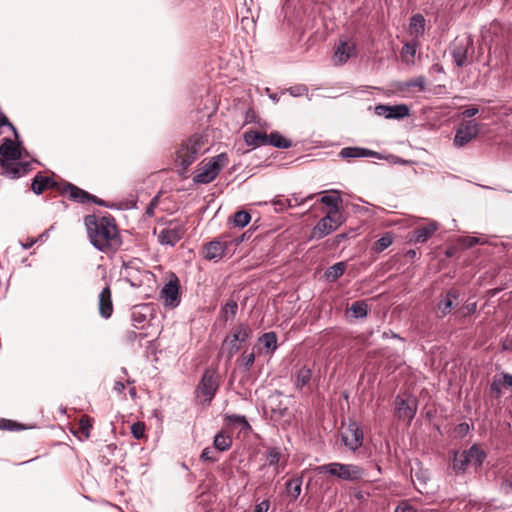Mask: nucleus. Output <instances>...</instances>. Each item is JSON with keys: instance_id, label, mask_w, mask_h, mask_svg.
Segmentation results:
<instances>
[{"instance_id": "obj_1", "label": "nucleus", "mask_w": 512, "mask_h": 512, "mask_svg": "<svg viewBox=\"0 0 512 512\" xmlns=\"http://www.w3.org/2000/svg\"><path fill=\"white\" fill-rule=\"evenodd\" d=\"M90 243L104 253L115 252L122 244L115 219L112 216L87 215L84 218Z\"/></svg>"}, {"instance_id": "obj_2", "label": "nucleus", "mask_w": 512, "mask_h": 512, "mask_svg": "<svg viewBox=\"0 0 512 512\" xmlns=\"http://www.w3.org/2000/svg\"><path fill=\"white\" fill-rule=\"evenodd\" d=\"M206 141L203 136L194 134L184 140L176 151V161L181 166L180 175H184L200 155L207 151Z\"/></svg>"}, {"instance_id": "obj_3", "label": "nucleus", "mask_w": 512, "mask_h": 512, "mask_svg": "<svg viewBox=\"0 0 512 512\" xmlns=\"http://www.w3.org/2000/svg\"><path fill=\"white\" fill-rule=\"evenodd\" d=\"M317 474H330L343 481L354 482L364 476V469L355 464L332 462L314 468Z\"/></svg>"}, {"instance_id": "obj_4", "label": "nucleus", "mask_w": 512, "mask_h": 512, "mask_svg": "<svg viewBox=\"0 0 512 512\" xmlns=\"http://www.w3.org/2000/svg\"><path fill=\"white\" fill-rule=\"evenodd\" d=\"M229 157L226 153H220L212 157L202 170L193 177L195 184H209L219 175L220 171L228 164Z\"/></svg>"}, {"instance_id": "obj_5", "label": "nucleus", "mask_w": 512, "mask_h": 512, "mask_svg": "<svg viewBox=\"0 0 512 512\" xmlns=\"http://www.w3.org/2000/svg\"><path fill=\"white\" fill-rule=\"evenodd\" d=\"M22 156V149L19 142H15L10 138H4L0 145V166L5 175L6 171L12 167V164L19 160Z\"/></svg>"}, {"instance_id": "obj_6", "label": "nucleus", "mask_w": 512, "mask_h": 512, "mask_svg": "<svg viewBox=\"0 0 512 512\" xmlns=\"http://www.w3.org/2000/svg\"><path fill=\"white\" fill-rule=\"evenodd\" d=\"M185 226L179 220H171L158 234L161 245L175 246L184 236Z\"/></svg>"}, {"instance_id": "obj_7", "label": "nucleus", "mask_w": 512, "mask_h": 512, "mask_svg": "<svg viewBox=\"0 0 512 512\" xmlns=\"http://www.w3.org/2000/svg\"><path fill=\"white\" fill-rule=\"evenodd\" d=\"M219 387V377L216 371L207 369L197 386V392L204 397L205 402L210 403Z\"/></svg>"}, {"instance_id": "obj_8", "label": "nucleus", "mask_w": 512, "mask_h": 512, "mask_svg": "<svg viewBox=\"0 0 512 512\" xmlns=\"http://www.w3.org/2000/svg\"><path fill=\"white\" fill-rule=\"evenodd\" d=\"M364 434L360 425L350 421L345 432L341 434L342 443L351 451L355 452L363 445Z\"/></svg>"}, {"instance_id": "obj_9", "label": "nucleus", "mask_w": 512, "mask_h": 512, "mask_svg": "<svg viewBox=\"0 0 512 512\" xmlns=\"http://www.w3.org/2000/svg\"><path fill=\"white\" fill-rule=\"evenodd\" d=\"M478 133V124L474 121H467L456 129L453 143L456 147H463L474 139Z\"/></svg>"}, {"instance_id": "obj_10", "label": "nucleus", "mask_w": 512, "mask_h": 512, "mask_svg": "<svg viewBox=\"0 0 512 512\" xmlns=\"http://www.w3.org/2000/svg\"><path fill=\"white\" fill-rule=\"evenodd\" d=\"M416 411L417 403L414 398H402L399 395L395 398V414L399 419L407 420L410 423L415 417Z\"/></svg>"}, {"instance_id": "obj_11", "label": "nucleus", "mask_w": 512, "mask_h": 512, "mask_svg": "<svg viewBox=\"0 0 512 512\" xmlns=\"http://www.w3.org/2000/svg\"><path fill=\"white\" fill-rule=\"evenodd\" d=\"M160 295L165 307L175 308L180 304L179 280L176 276L163 286Z\"/></svg>"}, {"instance_id": "obj_12", "label": "nucleus", "mask_w": 512, "mask_h": 512, "mask_svg": "<svg viewBox=\"0 0 512 512\" xmlns=\"http://www.w3.org/2000/svg\"><path fill=\"white\" fill-rule=\"evenodd\" d=\"M459 296L460 292L455 288H451L445 294L441 295V299L436 306L437 317L444 318L450 314L458 305Z\"/></svg>"}, {"instance_id": "obj_13", "label": "nucleus", "mask_w": 512, "mask_h": 512, "mask_svg": "<svg viewBox=\"0 0 512 512\" xmlns=\"http://www.w3.org/2000/svg\"><path fill=\"white\" fill-rule=\"evenodd\" d=\"M409 112L410 110L405 104L394 106L380 104L375 107V113L387 119H403L409 115Z\"/></svg>"}, {"instance_id": "obj_14", "label": "nucleus", "mask_w": 512, "mask_h": 512, "mask_svg": "<svg viewBox=\"0 0 512 512\" xmlns=\"http://www.w3.org/2000/svg\"><path fill=\"white\" fill-rule=\"evenodd\" d=\"M226 249V242H222L219 239L212 240L204 246L203 257L206 260L217 262L224 257Z\"/></svg>"}, {"instance_id": "obj_15", "label": "nucleus", "mask_w": 512, "mask_h": 512, "mask_svg": "<svg viewBox=\"0 0 512 512\" xmlns=\"http://www.w3.org/2000/svg\"><path fill=\"white\" fill-rule=\"evenodd\" d=\"M339 157L343 159L372 157L380 160L385 158L379 152L356 146L342 148L339 152Z\"/></svg>"}, {"instance_id": "obj_16", "label": "nucleus", "mask_w": 512, "mask_h": 512, "mask_svg": "<svg viewBox=\"0 0 512 512\" xmlns=\"http://www.w3.org/2000/svg\"><path fill=\"white\" fill-rule=\"evenodd\" d=\"M153 309L150 304L136 305L132 308L131 319L134 327L144 328L145 324L152 317Z\"/></svg>"}, {"instance_id": "obj_17", "label": "nucleus", "mask_w": 512, "mask_h": 512, "mask_svg": "<svg viewBox=\"0 0 512 512\" xmlns=\"http://www.w3.org/2000/svg\"><path fill=\"white\" fill-rule=\"evenodd\" d=\"M356 54V45L341 41L335 49L333 60L336 64H344Z\"/></svg>"}, {"instance_id": "obj_18", "label": "nucleus", "mask_w": 512, "mask_h": 512, "mask_svg": "<svg viewBox=\"0 0 512 512\" xmlns=\"http://www.w3.org/2000/svg\"><path fill=\"white\" fill-rule=\"evenodd\" d=\"M98 304L100 315L105 319L110 318L113 313V303L109 285H106L99 294Z\"/></svg>"}, {"instance_id": "obj_19", "label": "nucleus", "mask_w": 512, "mask_h": 512, "mask_svg": "<svg viewBox=\"0 0 512 512\" xmlns=\"http://www.w3.org/2000/svg\"><path fill=\"white\" fill-rule=\"evenodd\" d=\"M437 229L438 223L431 221L427 225L413 230L410 241H414L415 243H424L435 233Z\"/></svg>"}, {"instance_id": "obj_20", "label": "nucleus", "mask_w": 512, "mask_h": 512, "mask_svg": "<svg viewBox=\"0 0 512 512\" xmlns=\"http://www.w3.org/2000/svg\"><path fill=\"white\" fill-rule=\"evenodd\" d=\"M464 452L467 455L470 464L476 470L481 468L487 458V453L478 444H473L469 449L464 450Z\"/></svg>"}, {"instance_id": "obj_21", "label": "nucleus", "mask_w": 512, "mask_h": 512, "mask_svg": "<svg viewBox=\"0 0 512 512\" xmlns=\"http://www.w3.org/2000/svg\"><path fill=\"white\" fill-rule=\"evenodd\" d=\"M468 42L456 41L451 48V54L457 67H463L467 62Z\"/></svg>"}, {"instance_id": "obj_22", "label": "nucleus", "mask_w": 512, "mask_h": 512, "mask_svg": "<svg viewBox=\"0 0 512 512\" xmlns=\"http://www.w3.org/2000/svg\"><path fill=\"white\" fill-rule=\"evenodd\" d=\"M334 231H335V229L333 228V225L331 224L330 216L325 215L314 226V228L312 230V237L316 238V239H322Z\"/></svg>"}, {"instance_id": "obj_23", "label": "nucleus", "mask_w": 512, "mask_h": 512, "mask_svg": "<svg viewBox=\"0 0 512 512\" xmlns=\"http://www.w3.org/2000/svg\"><path fill=\"white\" fill-rule=\"evenodd\" d=\"M64 191L69 193L71 200L80 204L88 203L92 199V194L71 183L65 185Z\"/></svg>"}, {"instance_id": "obj_24", "label": "nucleus", "mask_w": 512, "mask_h": 512, "mask_svg": "<svg viewBox=\"0 0 512 512\" xmlns=\"http://www.w3.org/2000/svg\"><path fill=\"white\" fill-rule=\"evenodd\" d=\"M56 185L55 180L49 176H43L41 173L35 175L31 183V189L36 195H40L44 190Z\"/></svg>"}, {"instance_id": "obj_25", "label": "nucleus", "mask_w": 512, "mask_h": 512, "mask_svg": "<svg viewBox=\"0 0 512 512\" xmlns=\"http://www.w3.org/2000/svg\"><path fill=\"white\" fill-rule=\"evenodd\" d=\"M268 135L256 130H248L243 134L244 142L253 148L267 145Z\"/></svg>"}, {"instance_id": "obj_26", "label": "nucleus", "mask_w": 512, "mask_h": 512, "mask_svg": "<svg viewBox=\"0 0 512 512\" xmlns=\"http://www.w3.org/2000/svg\"><path fill=\"white\" fill-rule=\"evenodd\" d=\"M425 18L422 14L417 13L414 14L410 18L409 22V33L411 36H413L415 39H418L419 37H422L425 32Z\"/></svg>"}, {"instance_id": "obj_27", "label": "nucleus", "mask_w": 512, "mask_h": 512, "mask_svg": "<svg viewBox=\"0 0 512 512\" xmlns=\"http://www.w3.org/2000/svg\"><path fill=\"white\" fill-rule=\"evenodd\" d=\"M238 312V303L234 299H229L220 307L218 319L228 322L236 317Z\"/></svg>"}, {"instance_id": "obj_28", "label": "nucleus", "mask_w": 512, "mask_h": 512, "mask_svg": "<svg viewBox=\"0 0 512 512\" xmlns=\"http://www.w3.org/2000/svg\"><path fill=\"white\" fill-rule=\"evenodd\" d=\"M346 268V262H337L325 270L323 278L329 283H334L345 273Z\"/></svg>"}, {"instance_id": "obj_29", "label": "nucleus", "mask_w": 512, "mask_h": 512, "mask_svg": "<svg viewBox=\"0 0 512 512\" xmlns=\"http://www.w3.org/2000/svg\"><path fill=\"white\" fill-rule=\"evenodd\" d=\"M319 201L329 208L328 211L337 212V209L340 208L342 198L338 190H331L329 194L323 195Z\"/></svg>"}, {"instance_id": "obj_30", "label": "nucleus", "mask_w": 512, "mask_h": 512, "mask_svg": "<svg viewBox=\"0 0 512 512\" xmlns=\"http://www.w3.org/2000/svg\"><path fill=\"white\" fill-rule=\"evenodd\" d=\"M31 165V162H20L17 160L12 164V167L6 171L5 176L11 179L20 178L31 170Z\"/></svg>"}, {"instance_id": "obj_31", "label": "nucleus", "mask_w": 512, "mask_h": 512, "mask_svg": "<svg viewBox=\"0 0 512 512\" xmlns=\"http://www.w3.org/2000/svg\"><path fill=\"white\" fill-rule=\"evenodd\" d=\"M272 205L276 212H283L290 207L299 206V198L296 195H293L292 198H283L281 196H277L272 200Z\"/></svg>"}, {"instance_id": "obj_32", "label": "nucleus", "mask_w": 512, "mask_h": 512, "mask_svg": "<svg viewBox=\"0 0 512 512\" xmlns=\"http://www.w3.org/2000/svg\"><path fill=\"white\" fill-rule=\"evenodd\" d=\"M267 145H271L279 149H288L292 147V141L286 139L278 131H273L268 135Z\"/></svg>"}, {"instance_id": "obj_33", "label": "nucleus", "mask_w": 512, "mask_h": 512, "mask_svg": "<svg viewBox=\"0 0 512 512\" xmlns=\"http://www.w3.org/2000/svg\"><path fill=\"white\" fill-rule=\"evenodd\" d=\"M468 465H471L464 451L461 453L454 452L452 469L456 474H464Z\"/></svg>"}, {"instance_id": "obj_34", "label": "nucleus", "mask_w": 512, "mask_h": 512, "mask_svg": "<svg viewBox=\"0 0 512 512\" xmlns=\"http://www.w3.org/2000/svg\"><path fill=\"white\" fill-rule=\"evenodd\" d=\"M259 342L263 344L267 354H273L277 348V335L275 332H265L259 337Z\"/></svg>"}, {"instance_id": "obj_35", "label": "nucleus", "mask_w": 512, "mask_h": 512, "mask_svg": "<svg viewBox=\"0 0 512 512\" xmlns=\"http://www.w3.org/2000/svg\"><path fill=\"white\" fill-rule=\"evenodd\" d=\"M312 378V370L303 366L299 368L295 375V386L298 389H302L304 386L308 385Z\"/></svg>"}, {"instance_id": "obj_36", "label": "nucleus", "mask_w": 512, "mask_h": 512, "mask_svg": "<svg viewBox=\"0 0 512 512\" xmlns=\"http://www.w3.org/2000/svg\"><path fill=\"white\" fill-rule=\"evenodd\" d=\"M251 335V328L247 324L241 323L235 328L234 332L230 336L234 338V341L244 343L251 337Z\"/></svg>"}, {"instance_id": "obj_37", "label": "nucleus", "mask_w": 512, "mask_h": 512, "mask_svg": "<svg viewBox=\"0 0 512 512\" xmlns=\"http://www.w3.org/2000/svg\"><path fill=\"white\" fill-rule=\"evenodd\" d=\"M232 438L229 435L224 434L223 432H218L214 436V447L220 452H224L230 449L232 446Z\"/></svg>"}, {"instance_id": "obj_38", "label": "nucleus", "mask_w": 512, "mask_h": 512, "mask_svg": "<svg viewBox=\"0 0 512 512\" xmlns=\"http://www.w3.org/2000/svg\"><path fill=\"white\" fill-rule=\"evenodd\" d=\"M302 482V477L292 478L287 481L286 490L287 493L292 497V499L296 500L300 496Z\"/></svg>"}, {"instance_id": "obj_39", "label": "nucleus", "mask_w": 512, "mask_h": 512, "mask_svg": "<svg viewBox=\"0 0 512 512\" xmlns=\"http://www.w3.org/2000/svg\"><path fill=\"white\" fill-rule=\"evenodd\" d=\"M225 422L228 425L241 426L242 430H251V426L243 415L231 414L225 416Z\"/></svg>"}, {"instance_id": "obj_40", "label": "nucleus", "mask_w": 512, "mask_h": 512, "mask_svg": "<svg viewBox=\"0 0 512 512\" xmlns=\"http://www.w3.org/2000/svg\"><path fill=\"white\" fill-rule=\"evenodd\" d=\"M350 311L354 318L362 319L367 316L368 313V305L365 301H356L353 302L350 306Z\"/></svg>"}, {"instance_id": "obj_41", "label": "nucleus", "mask_w": 512, "mask_h": 512, "mask_svg": "<svg viewBox=\"0 0 512 512\" xmlns=\"http://www.w3.org/2000/svg\"><path fill=\"white\" fill-rule=\"evenodd\" d=\"M238 341H234V338L227 336L223 341V350L226 351L227 357L231 359L239 350L240 345Z\"/></svg>"}, {"instance_id": "obj_42", "label": "nucleus", "mask_w": 512, "mask_h": 512, "mask_svg": "<svg viewBox=\"0 0 512 512\" xmlns=\"http://www.w3.org/2000/svg\"><path fill=\"white\" fill-rule=\"evenodd\" d=\"M251 221V215L244 210L238 211L233 215L232 222L235 227L244 228Z\"/></svg>"}, {"instance_id": "obj_43", "label": "nucleus", "mask_w": 512, "mask_h": 512, "mask_svg": "<svg viewBox=\"0 0 512 512\" xmlns=\"http://www.w3.org/2000/svg\"><path fill=\"white\" fill-rule=\"evenodd\" d=\"M238 361L240 366L243 367L245 371H248L254 364L255 354L253 352L247 353L244 351Z\"/></svg>"}, {"instance_id": "obj_44", "label": "nucleus", "mask_w": 512, "mask_h": 512, "mask_svg": "<svg viewBox=\"0 0 512 512\" xmlns=\"http://www.w3.org/2000/svg\"><path fill=\"white\" fill-rule=\"evenodd\" d=\"M0 429L7 430V431H19V430H24L26 428L18 422L0 418Z\"/></svg>"}, {"instance_id": "obj_45", "label": "nucleus", "mask_w": 512, "mask_h": 512, "mask_svg": "<svg viewBox=\"0 0 512 512\" xmlns=\"http://www.w3.org/2000/svg\"><path fill=\"white\" fill-rule=\"evenodd\" d=\"M409 91L416 89L417 92H423L426 87V78L424 76H418L408 80Z\"/></svg>"}, {"instance_id": "obj_46", "label": "nucleus", "mask_w": 512, "mask_h": 512, "mask_svg": "<svg viewBox=\"0 0 512 512\" xmlns=\"http://www.w3.org/2000/svg\"><path fill=\"white\" fill-rule=\"evenodd\" d=\"M281 458V450L278 447H270L267 451V461L270 466H276Z\"/></svg>"}, {"instance_id": "obj_47", "label": "nucleus", "mask_w": 512, "mask_h": 512, "mask_svg": "<svg viewBox=\"0 0 512 512\" xmlns=\"http://www.w3.org/2000/svg\"><path fill=\"white\" fill-rule=\"evenodd\" d=\"M393 242V239L389 233L379 238L375 243V251L382 252L387 249Z\"/></svg>"}, {"instance_id": "obj_48", "label": "nucleus", "mask_w": 512, "mask_h": 512, "mask_svg": "<svg viewBox=\"0 0 512 512\" xmlns=\"http://www.w3.org/2000/svg\"><path fill=\"white\" fill-rule=\"evenodd\" d=\"M326 215L330 216L331 224L333 225V228L335 230L338 227H340L345 221L343 214L340 212V208L337 209V212L328 211Z\"/></svg>"}, {"instance_id": "obj_49", "label": "nucleus", "mask_w": 512, "mask_h": 512, "mask_svg": "<svg viewBox=\"0 0 512 512\" xmlns=\"http://www.w3.org/2000/svg\"><path fill=\"white\" fill-rule=\"evenodd\" d=\"M131 433L134 438L141 439L145 434V425L141 422H136L131 426Z\"/></svg>"}, {"instance_id": "obj_50", "label": "nucleus", "mask_w": 512, "mask_h": 512, "mask_svg": "<svg viewBox=\"0 0 512 512\" xmlns=\"http://www.w3.org/2000/svg\"><path fill=\"white\" fill-rule=\"evenodd\" d=\"M288 92L293 97H300L308 93V88L305 85H295L288 89Z\"/></svg>"}, {"instance_id": "obj_51", "label": "nucleus", "mask_w": 512, "mask_h": 512, "mask_svg": "<svg viewBox=\"0 0 512 512\" xmlns=\"http://www.w3.org/2000/svg\"><path fill=\"white\" fill-rule=\"evenodd\" d=\"M260 121L261 120H260L259 116L257 115L256 111L253 108H249L245 112V123H257L263 127V125L260 123Z\"/></svg>"}, {"instance_id": "obj_52", "label": "nucleus", "mask_w": 512, "mask_h": 512, "mask_svg": "<svg viewBox=\"0 0 512 512\" xmlns=\"http://www.w3.org/2000/svg\"><path fill=\"white\" fill-rule=\"evenodd\" d=\"M200 458L203 461H208V462H212V463L218 461V458L214 455L213 450L211 448H209V447H206L202 451V453L200 455Z\"/></svg>"}, {"instance_id": "obj_53", "label": "nucleus", "mask_w": 512, "mask_h": 512, "mask_svg": "<svg viewBox=\"0 0 512 512\" xmlns=\"http://www.w3.org/2000/svg\"><path fill=\"white\" fill-rule=\"evenodd\" d=\"M480 242V239L473 236H465L460 239L461 245L467 248H471L477 245Z\"/></svg>"}, {"instance_id": "obj_54", "label": "nucleus", "mask_w": 512, "mask_h": 512, "mask_svg": "<svg viewBox=\"0 0 512 512\" xmlns=\"http://www.w3.org/2000/svg\"><path fill=\"white\" fill-rule=\"evenodd\" d=\"M159 198L160 196L158 194L151 199L145 211V214L147 216L152 217L154 215L155 208L158 206L159 203Z\"/></svg>"}, {"instance_id": "obj_55", "label": "nucleus", "mask_w": 512, "mask_h": 512, "mask_svg": "<svg viewBox=\"0 0 512 512\" xmlns=\"http://www.w3.org/2000/svg\"><path fill=\"white\" fill-rule=\"evenodd\" d=\"M500 491L505 495H512V481L510 479H503L500 483Z\"/></svg>"}, {"instance_id": "obj_56", "label": "nucleus", "mask_w": 512, "mask_h": 512, "mask_svg": "<svg viewBox=\"0 0 512 512\" xmlns=\"http://www.w3.org/2000/svg\"><path fill=\"white\" fill-rule=\"evenodd\" d=\"M8 127L10 130L13 131L16 138H18V133L16 128L9 122L8 118L4 115V113L0 112V127Z\"/></svg>"}, {"instance_id": "obj_57", "label": "nucleus", "mask_w": 512, "mask_h": 512, "mask_svg": "<svg viewBox=\"0 0 512 512\" xmlns=\"http://www.w3.org/2000/svg\"><path fill=\"white\" fill-rule=\"evenodd\" d=\"M393 87H394V89L396 91L401 92V93L410 92L409 91L408 80L395 82L393 84Z\"/></svg>"}, {"instance_id": "obj_58", "label": "nucleus", "mask_w": 512, "mask_h": 512, "mask_svg": "<svg viewBox=\"0 0 512 512\" xmlns=\"http://www.w3.org/2000/svg\"><path fill=\"white\" fill-rule=\"evenodd\" d=\"M416 48H417V43L416 42L407 43L403 47V52L405 54H409L411 57H414L415 53H416Z\"/></svg>"}, {"instance_id": "obj_59", "label": "nucleus", "mask_w": 512, "mask_h": 512, "mask_svg": "<svg viewBox=\"0 0 512 512\" xmlns=\"http://www.w3.org/2000/svg\"><path fill=\"white\" fill-rule=\"evenodd\" d=\"M269 507H270L269 500H263L262 502L255 505L253 512H267Z\"/></svg>"}, {"instance_id": "obj_60", "label": "nucleus", "mask_w": 512, "mask_h": 512, "mask_svg": "<svg viewBox=\"0 0 512 512\" xmlns=\"http://www.w3.org/2000/svg\"><path fill=\"white\" fill-rule=\"evenodd\" d=\"M395 512H417V510L407 503H402L396 507Z\"/></svg>"}, {"instance_id": "obj_61", "label": "nucleus", "mask_w": 512, "mask_h": 512, "mask_svg": "<svg viewBox=\"0 0 512 512\" xmlns=\"http://www.w3.org/2000/svg\"><path fill=\"white\" fill-rule=\"evenodd\" d=\"M386 159H389L394 164L406 165L409 163L408 160L402 159L395 155H389Z\"/></svg>"}, {"instance_id": "obj_62", "label": "nucleus", "mask_w": 512, "mask_h": 512, "mask_svg": "<svg viewBox=\"0 0 512 512\" xmlns=\"http://www.w3.org/2000/svg\"><path fill=\"white\" fill-rule=\"evenodd\" d=\"M478 112H479L478 108L472 106L463 111V116L466 118H471V117L475 116Z\"/></svg>"}, {"instance_id": "obj_63", "label": "nucleus", "mask_w": 512, "mask_h": 512, "mask_svg": "<svg viewBox=\"0 0 512 512\" xmlns=\"http://www.w3.org/2000/svg\"><path fill=\"white\" fill-rule=\"evenodd\" d=\"M145 335L143 334H137L136 332L134 331H128L127 334H126V337L129 341H134L136 340L138 337L140 339H143Z\"/></svg>"}, {"instance_id": "obj_64", "label": "nucleus", "mask_w": 512, "mask_h": 512, "mask_svg": "<svg viewBox=\"0 0 512 512\" xmlns=\"http://www.w3.org/2000/svg\"><path fill=\"white\" fill-rule=\"evenodd\" d=\"M80 427L82 429V431H85L86 432V437L89 436V428L91 427L90 423H89V419H86V420H81L80 421Z\"/></svg>"}]
</instances>
